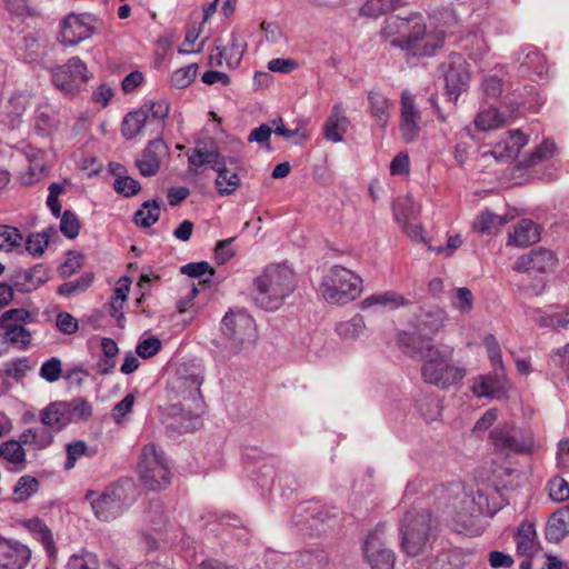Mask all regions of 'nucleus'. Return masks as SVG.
<instances>
[{
	"instance_id": "nucleus-38",
	"label": "nucleus",
	"mask_w": 569,
	"mask_h": 569,
	"mask_svg": "<svg viewBox=\"0 0 569 569\" xmlns=\"http://www.w3.org/2000/svg\"><path fill=\"white\" fill-rule=\"evenodd\" d=\"M423 333L417 332H401L398 338V343L402 351L409 357H418L422 358L423 352L430 342H427L422 338Z\"/></svg>"
},
{
	"instance_id": "nucleus-27",
	"label": "nucleus",
	"mask_w": 569,
	"mask_h": 569,
	"mask_svg": "<svg viewBox=\"0 0 569 569\" xmlns=\"http://www.w3.org/2000/svg\"><path fill=\"white\" fill-rule=\"evenodd\" d=\"M518 62L523 73L542 77L548 71L545 56L533 47H526L518 56Z\"/></svg>"
},
{
	"instance_id": "nucleus-22",
	"label": "nucleus",
	"mask_w": 569,
	"mask_h": 569,
	"mask_svg": "<svg viewBox=\"0 0 569 569\" xmlns=\"http://www.w3.org/2000/svg\"><path fill=\"white\" fill-rule=\"evenodd\" d=\"M477 397L502 399L507 396V380L503 371L495 370L493 375L479 377L472 385Z\"/></svg>"
},
{
	"instance_id": "nucleus-40",
	"label": "nucleus",
	"mask_w": 569,
	"mask_h": 569,
	"mask_svg": "<svg viewBox=\"0 0 569 569\" xmlns=\"http://www.w3.org/2000/svg\"><path fill=\"white\" fill-rule=\"evenodd\" d=\"M30 97L23 92H16L6 106L4 114L8 126L14 129L19 123V118L23 114L29 104Z\"/></svg>"
},
{
	"instance_id": "nucleus-33",
	"label": "nucleus",
	"mask_w": 569,
	"mask_h": 569,
	"mask_svg": "<svg viewBox=\"0 0 569 569\" xmlns=\"http://www.w3.org/2000/svg\"><path fill=\"white\" fill-rule=\"evenodd\" d=\"M539 238L540 232L538 226L529 219H523L517 223L513 232L510 233L509 243L527 247L537 242Z\"/></svg>"
},
{
	"instance_id": "nucleus-8",
	"label": "nucleus",
	"mask_w": 569,
	"mask_h": 569,
	"mask_svg": "<svg viewBox=\"0 0 569 569\" xmlns=\"http://www.w3.org/2000/svg\"><path fill=\"white\" fill-rule=\"evenodd\" d=\"M436 528V520L430 512L410 511L401 522V547L409 556H417L425 549Z\"/></svg>"
},
{
	"instance_id": "nucleus-47",
	"label": "nucleus",
	"mask_w": 569,
	"mask_h": 569,
	"mask_svg": "<svg viewBox=\"0 0 569 569\" xmlns=\"http://www.w3.org/2000/svg\"><path fill=\"white\" fill-rule=\"evenodd\" d=\"M160 218V204L157 200H147L134 213V222L143 228L153 226Z\"/></svg>"
},
{
	"instance_id": "nucleus-50",
	"label": "nucleus",
	"mask_w": 569,
	"mask_h": 569,
	"mask_svg": "<svg viewBox=\"0 0 569 569\" xmlns=\"http://www.w3.org/2000/svg\"><path fill=\"white\" fill-rule=\"evenodd\" d=\"M533 319L541 326L553 329H565L569 327V309L559 308L555 312L550 313H541L537 311V316H533Z\"/></svg>"
},
{
	"instance_id": "nucleus-29",
	"label": "nucleus",
	"mask_w": 569,
	"mask_h": 569,
	"mask_svg": "<svg viewBox=\"0 0 569 569\" xmlns=\"http://www.w3.org/2000/svg\"><path fill=\"white\" fill-rule=\"evenodd\" d=\"M188 163L189 170L198 173L199 169L203 166H210L213 170H217L221 164L226 163V159L217 150H203L197 147L188 154Z\"/></svg>"
},
{
	"instance_id": "nucleus-54",
	"label": "nucleus",
	"mask_w": 569,
	"mask_h": 569,
	"mask_svg": "<svg viewBox=\"0 0 569 569\" xmlns=\"http://www.w3.org/2000/svg\"><path fill=\"white\" fill-rule=\"evenodd\" d=\"M20 439L4 441L0 446V456L13 465H21L26 461V451Z\"/></svg>"
},
{
	"instance_id": "nucleus-59",
	"label": "nucleus",
	"mask_w": 569,
	"mask_h": 569,
	"mask_svg": "<svg viewBox=\"0 0 569 569\" xmlns=\"http://www.w3.org/2000/svg\"><path fill=\"white\" fill-rule=\"evenodd\" d=\"M141 108L147 109L146 111L148 114L149 123L152 121H163L168 117L170 110L169 102L167 100L149 101L146 102Z\"/></svg>"
},
{
	"instance_id": "nucleus-37",
	"label": "nucleus",
	"mask_w": 569,
	"mask_h": 569,
	"mask_svg": "<svg viewBox=\"0 0 569 569\" xmlns=\"http://www.w3.org/2000/svg\"><path fill=\"white\" fill-rule=\"evenodd\" d=\"M147 109H138L129 112L122 121L121 132L127 139H133L141 133L142 129L149 123Z\"/></svg>"
},
{
	"instance_id": "nucleus-35",
	"label": "nucleus",
	"mask_w": 569,
	"mask_h": 569,
	"mask_svg": "<svg viewBox=\"0 0 569 569\" xmlns=\"http://www.w3.org/2000/svg\"><path fill=\"white\" fill-rule=\"evenodd\" d=\"M406 305H408V300L395 291L375 293L365 298L360 302L361 309H369L372 307H389L393 309Z\"/></svg>"
},
{
	"instance_id": "nucleus-11",
	"label": "nucleus",
	"mask_w": 569,
	"mask_h": 569,
	"mask_svg": "<svg viewBox=\"0 0 569 569\" xmlns=\"http://www.w3.org/2000/svg\"><path fill=\"white\" fill-rule=\"evenodd\" d=\"M89 79L90 74L87 66L78 57L70 58L64 64L52 70V83L68 96L77 94Z\"/></svg>"
},
{
	"instance_id": "nucleus-45",
	"label": "nucleus",
	"mask_w": 569,
	"mask_h": 569,
	"mask_svg": "<svg viewBox=\"0 0 569 569\" xmlns=\"http://www.w3.org/2000/svg\"><path fill=\"white\" fill-rule=\"evenodd\" d=\"M505 122V116L492 107L481 110L475 118V126L480 131L499 129Z\"/></svg>"
},
{
	"instance_id": "nucleus-19",
	"label": "nucleus",
	"mask_w": 569,
	"mask_h": 569,
	"mask_svg": "<svg viewBox=\"0 0 569 569\" xmlns=\"http://www.w3.org/2000/svg\"><path fill=\"white\" fill-rule=\"evenodd\" d=\"M31 559L28 546L14 541L0 539V567L4 569H24Z\"/></svg>"
},
{
	"instance_id": "nucleus-5",
	"label": "nucleus",
	"mask_w": 569,
	"mask_h": 569,
	"mask_svg": "<svg viewBox=\"0 0 569 569\" xmlns=\"http://www.w3.org/2000/svg\"><path fill=\"white\" fill-rule=\"evenodd\" d=\"M222 342H216L221 349L223 358L239 353L242 349L252 346L258 339L256 321L243 309H231L221 320Z\"/></svg>"
},
{
	"instance_id": "nucleus-6",
	"label": "nucleus",
	"mask_w": 569,
	"mask_h": 569,
	"mask_svg": "<svg viewBox=\"0 0 569 569\" xmlns=\"http://www.w3.org/2000/svg\"><path fill=\"white\" fill-rule=\"evenodd\" d=\"M362 291V279L350 269L333 266L320 286L322 298L333 305H345L356 300Z\"/></svg>"
},
{
	"instance_id": "nucleus-32",
	"label": "nucleus",
	"mask_w": 569,
	"mask_h": 569,
	"mask_svg": "<svg viewBox=\"0 0 569 569\" xmlns=\"http://www.w3.org/2000/svg\"><path fill=\"white\" fill-rule=\"evenodd\" d=\"M28 160V168L20 173V179L23 184H32L39 181L46 170L44 152L41 150H30L26 153Z\"/></svg>"
},
{
	"instance_id": "nucleus-20",
	"label": "nucleus",
	"mask_w": 569,
	"mask_h": 569,
	"mask_svg": "<svg viewBox=\"0 0 569 569\" xmlns=\"http://www.w3.org/2000/svg\"><path fill=\"white\" fill-rule=\"evenodd\" d=\"M365 555L371 563L372 569H393L395 555L385 547L378 530L370 533L365 542Z\"/></svg>"
},
{
	"instance_id": "nucleus-46",
	"label": "nucleus",
	"mask_w": 569,
	"mask_h": 569,
	"mask_svg": "<svg viewBox=\"0 0 569 569\" xmlns=\"http://www.w3.org/2000/svg\"><path fill=\"white\" fill-rule=\"evenodd\" d=\"M506 223L507 219L505 217L485 210L476 218L473 229L481 233L491 234L496 233Z\"/></svg>"
},
{
	"instance_id": "nucleus-12",
	"label": "nucleus",
	"mask_w": 569,
	"mask_h": 569,
	"mask_svg": "<svg viewBox=\"0 0 569 569\" xmlns=\"http://www.w3.org/2000/svg\"><path fill=\"white\" fill-rule=\"evenodd\" d=\"M490 440L496 450L510 453H529L535 447L533 437L509 425L496 427L490 432Z\"/></svg>"
},
{
	"instance_id": "nucleus-2",
	"label": "nucleus",
	"mask_w": 569,
	"mask_h": 569,
	"mask_svg": "<svg viewBox=\"0 0 569 569\" xmlns=\"http://www.w3.org/2000/svg\"><path fill=\"white\" fill-rule=\"evenodd\" d=\"M478 498L467 493L460 483H452L441 489L440 498L445 500V513L451 518L453 529L468 532L473 526L475 518L490 512L487 495L477 491Z\"/></svg>"
},
{
	"instance_id": "nucleus-39",
	"label": "nucleus",
	"mask_w": 569,
	"mask_h": 569,
	"mask_svg": "<svg viewBox=\"0 0 569 569\" xmlns=\"http://www.w3.org/2000/svg\"><path fill=\"white\" fill-rule=\"evenodd\" d=\"M536 529L530 522H522L515 536L517 552L522 556H531L536 549Z\"/></svg>"
},
{
	"instance_id": "nucleus-16",
	"label": "nucleus",
	"mask_w": 569,
	"mask_h": 569,
	"mask_svg": "<svg viewBox=\"0 0 569 569\" xmlns=\"http://www.w3.org/2000/svg\"><path fill=\"white\" fill-rule=\"evenodd\" d=\"M528 143L527 137L520 130H510L489 150H482L483 160L493 158L498 162L515 159L520 150Z\"/></svg>"
},
{
	"instance_id": "nucleus-18",
	"label": "nucleus",
	"mask_w": 569,
	"mask_h": 569,
	"mask_svg": "<svg viewBox=\"0 0 569 569\" xmlns=\"http://www.w3.org/2000/svg\"><path fill=\"white\" fill-rule=\"evenodd\" d=\"M169 156L167 143L158 138L149 141L139 158L136 167L143 177H153L158 173L162 160Z\"/></svg>"
},
{
	"instance_id": "nucleus-56",
	"label": "nucleus",
	"mask_w": 569,
	"mask_h": 569,
	"mask_svg": "<svg viewBox=\"0 0 569 569\" xmlns=\"http://www.w3.org/2000/svg\"><path fill=\"white\" fill-rule=\"evenodd\" d=\"M60 231L69 239H74L80 231V221L77 214L70 210L60 212Z\"/></svg>"
},
{
	"instance_id": "nucleus-34",
	"label": "nucleus",
	"mask_w": 569,
	"mask_h": 569,
	"mask_svg": "<svg viewBox=\"0 0 569 569\" xmlns=\"http://www.w3.org/2000/svg\"><path fill=\"white\" fill-rule=\"evenodd\" d=\"M296 569H329V558L322 549L299 551L295 560Z\"/></svg>"
},
{
	"instance_id": "nucleus-49",
	"label": "nucleus",
	"mask_w": 569,
	"mask_h": 569,
	"mask_svg": "<svg viewBox=\"0 0 569 569\" xmlns=\"http://www.w3.org/2000/svg\"><path fill=\"white\" fill-rule=\"evenodd\" d=\"M366 329V323L360 315L353 316L347 321H341L336 326V332L343 340H355L359 338Z\"/></svg>"
},
{
	"instance_id": "nucleus-43",
	"label": "nucleus",
	"mask_w": 569,
	"mask_h": 569,
	"mask_svg": "<svg viewBox=\"0 0 569 569\" xmlns=\"http://www.w3.org/2000/svg\"><path fill=\"white\" fill-rule=\"evenodd\" d=\"M556 146L550 140H545L528 157L519 161L522 169H532L543 161L549 160L555 153Z\"/></svg>"
},
{
	"instance_id": "nucleus-51",
	"label": "nucleus",
	"mask_w": 569,
	"mask_h": 569,
	"mask_svg": "<svg viewBox=\"0 0 569 569\" xmlns=\"http://www.w3.org/2000/svg\"><path fill=\"white\" fill-rule=\"evenodd\" d=\"M94 276L91 272H86L79 278L64 282L58 288L60 296L72 297L74 295L84 292L93 282Z\"/></svg>"
},
{
	"instance_id": "nucleus-23",
	"label": "nucleus",
	"mask_w": 569,
	"mask_h": 569,
	"mask_svg": "<svg viewBox=\"0 0 569 569\" xmlns=\"http://www.w3.org/2000/svg\"><path fill=\"white\" fill-rule=\"evenodd\" d=\"M246 44L234 34H231V41L228 46L217 44L209 56L210 66H222L223 61L228 67H237L242 58Z\"/></svg>"
},
{
	"instance_id": "nucleus-55",
	"label": "nucleus",
	"mask_w": 569,
	"mask_h": 569,
	"mask_svg": "<svg viewBox=\"0 0 569 569\" xmlns=\"http://www.w3.org/2000/svg\"><path fill=\"white\" fill-rule=\"evenodd\" d=\"M67 412L70 415V421L73 418L82 421L88 420L92 415V407L84 398H76L71 401H67Z\"/></svg>"
},
{
	"instance_id": "nucleus-25",
	"label": "nucleus",
	"mask_w": 569,
	"mask_h": 569,
	"mask_svg": "<svg viewBox=\"0 0 569 569\" xmlns=\"http://www.w3.org/2000/svg\"><path fill=\"white\" fill-rule=\"evenodd\" d=\"M446 320L447 313L445 310L436 307L429 309L421 308L419 313L416 315L415 326L417 331L431 338L445 326Z\"/></svg>"
},
{
	"instance_id": "nucleus-57",
	"label": "nucleus",
	"mask_w": 569,
	"mask_h": 569,
	"mask_svg": "<svg viewBox=\"0 0 569 569\" xmlns=\"http://www.w3.org/2000/svg\"><path fill=\"white\" fill-rule=\"evenodd\" d=\"M197 70L196 63L179 68L171 76L172 86L179 89L188 87L196 79Z\"/></svg>"
},
{
	"instance_id": "nucleus-13",
	"label": "nucleus",
	"mask_w": 569,
	"mask_h": 569,
	"mask_svg": "<svg viewBox=\"0 0 569 569\" xmlns=\"http://www.w3.org/2000/svg\"><path fill=\"white\" fill-rule=\"evenodd\" d=\"M447 93L457 100L469 87L471 72L467 60L460 53L450 54L440 66Z\"/></svg>"
},
{
	"instance_id": "nucleus-52",
	"label": "nucleus",
	"mask_w": 569,
	"mask_h": 569,
	"mask_svg": "<svg viewBox=\"0 0 569 569\" xmlns=\"http://www.w3.org/2000/svg\"><path fill=\"white\" fill-rule=\"evenodd\" d=\"M450 302L461 313H469L473 308V295L466 287L455 288L450 292Z\"/></svg>"
},
{
	"instance_id": "nucleus-10",
	"label": "nucleus",
	"mask_w": 569,
	"mask_h": 569,
	"mask_svg": "<svg viewBox=\"0 0 569 569\" xmlns=\"http://www.w3.org/2000/svg\"><path fill=\"white\" fill-rule=\"evenodd\" d=\"M31 322V313L23 308L10 309L0 316V330L3 340L20 350L29 348L32 335L26 326Z\"/></svg>"
},
{
	"instance_id": "nucleus-36",
	"label": "nucleus",
	"mask_w": 569,
	"mask_h": 569,
	"mask_svg": "<svg viewBox=\"0 0 569 569\" xmlns=\"http://www.w3.org/2000/svg\"><path fill=\"white\" fill-rule=\"evenodd\" d=\"M26 526L33 537L44 546L48 556L54 559L57 557V548L54 546L52 532L48 526L38 518L28 520Z\"/></svg>"
},
{
	"instance_id": "nucleus-44",
	"label": "nucleus",
	"mask_w": 569,
	"mask_h": 569,
	"mask_svg": "<svg viewBox=\"0 0 569 569\" xmlns=\"http://www.w3.org/2000/svg\"><path fill=\"white\" fill-rule=\"evenodd\" d=\"M19 439L23 445L32 446L38 450L49 447L53 441L52 433L47 428H30L23 431Z\"/></svg>"
},
{
	"instance_id": "nucleus-9",
	"label": "nucleus",
	"mask_w": 569,
	"mask_h": 569,
	"mask_svg": "<svg viewBox=\"0 0 569 569\" xmlns=\"http://www.w3.org/2000/svg\"><path fill=\"white\" fill-rule=\"evenodd\" d=\"M133 485L129 481L114 483L108 487L100 496L94 498L93 492H89L91 507L96 517L102 521H109L119 517L132 501Z\"/></svg>"
},
{
	"instance_id": "nucleus-15",
	"label": "nucleus",
	"mask_w": 569,
	"mask_h": 569,
	"mask_svg": "<svg viewBox=\"0 0 569 569\" xmlns=\"http://www.w3.org/2000/svg\"><path fill=\"white\" fill-rule=\"evenodd\" d=\"M421 113L409 90L401 92L400 132L407 143L416 141L420 133Z\"/></svg>"
},
{
	"instance_id": "nucleus-17",
	"label": "nucleus",
	"mask_w": 569,
	"mask_h": 569,
	"mask_svg": "<svg viewBox=\"0 0 569 569\" xmlns=\"http://www.w3.org/2000/svg\"><path fill=\"white\" fill-rule=\"evenodd\" d=\"M558 259L551 250L537 248L519 257L513 269L525 273H547L555 270Z\"/></svg>"
},
{
	"instance_id": "nucleus-4",
	"label": "nucleus",
	"mask_w": 569,
	"mask_h": 569,
	"mask_svg": "<svg viewBox=\"0 0 569 569\" xmlns=\"http://www.w3.org/2000/svg\"><path fill=\"white\" fill-rule=\"evenodd\" d=\"M465 376L466 370L453 362L451 347L427 346L421 365V377L426 383L448 389L461 381Z\"/></svg>"
},
{
	"instance_id": "nucleus-7",
	"label": "nucleus",
	"mask_w": 569,
	"mask_h": 569,
	"mask_svg": "<svg viewBox=\"0 0 569 569\" xmlns=\"http://www.w3.org/2000/svg\"><path fill=\"white\" fill-rule=\"evenodd\" d=\"M139 479L148 490H163L171 481L164 452L154 443L143 446L138 463Z\"/></svg>"
},
{
	"instance_id": "nucleus-63",
	"label": "nucleus",
	"mask_w": 569,
	"mask_h": 569,
	"mask_svg": "<svg viewBox=\"0 0 569 569\" xmlns=\"http://www.w3.org/2000/svg\"><path fill=\"white\" fill-rule=\"evenodd\" d=\"M39 482L36 478L30 476H23L18 480L13 492L19 500H24L34 492H37Z\"/></svg>"
},
{
	"instance_id": "nucleus-24",
	"label": "nucleus",
	"mask_w": 569,
	"mask_h": 569,
	"mask_svg": "<svg viewBox=\"0 0 569 569\" xmlns=\"http://www.w3.org/2000/svg\"><path fill=\"white\" fill-rule=\"evenodd\" d=\"M349 127V119L345 114L341 102L333 104L331 113L323 124V137L331 142H341Z\"/></svg>"
},
{
	"instance_id": "nucleus-21",
	"label": "nucleus",
	"mask_w": 569,
	"mask_h": 569,
	"mask_svg": "<svg viewBox=\"0 0 569 569\" xmlns=\"http://www.w3.org/2000/svg\"><path fill=\"white\" fill-rule=\"evenodd\" d=\"M49 278V269L43 264H36L30 269L14 271L12 283L20 292H31L44 284Z\"/></svg>"
},
{
	"instance_id": "nucleus-61",
	"label": "nucleus",
	"mask_w": 569,
	"mask_h": 569,
	"mask_svg": "<svg viewBox=\"0 0 569 569\" xmlns=\"http://www.w3.org/2000/svg\"><path fill=\"white\" fill-rule=\"evenodd\" d=\"M62 373L61 360L52 357L44 361L40 368V377L48 382H56Z\"/></svg>"
},
{
	"instance_id": "nucleus-58",
	"label": "nucleus",
	"mask_w": 569,
	"mask_h": 569,
	"mask_svg": "<svg viewBox=\"0 0 569 569\" xmlns=\"http://www.w3.org/2000/svg\"><path fill=\"white\" fill-rule=\"evenodd\" d=\"M67 569H99V561L96 555L83 551L70 557Z\"/></svg>"
},
{
	"instance_id": "nucleus-64",
	"label": "nucleus",
	"mask_w": 569,
	"mask_h": 569,
	"mask_svg": "<svg viewBox=\"0 0 569 569\" xmlns=\"http://www.w3.org/2000/svg\"><path fill=\"white\" fill-rule=\"evenodd\" d=\"M549 496L553 501L562 502L569 498V483L561 477L549 481Z\"/></svg>"
},
{
	"instance_id": "nucleus-26",
	"label": "nucleus",
	"mask_w": 569,
	"mask_h": 569,
	"mask_svg": "<svg viewBox=\"0 0 569 569\" xmlns=\"http://www.w3.org/2000/svg\"><path fill=\"white\" fill-rule=\"evenodd\" d=\"M470 556L461 548H445L435 556L428 569H463Z\"/></svg>"
},
{
	"instance_id": "nucleus-1",
	"label": "nucleus",
	"mask_w": 569,
	"mask_h": 569,
	"mask_svg": "<svg viewBox=\"0 0 569 569\" xmlns=\"http://www.w3.org/2000/svg\"><path fill=\"white\" fill-rule=\"evenodd\" d=\"M445 33V30L428 31L418 13L407 18L389 17L380 30V37L391 47L417 57L435 54L443 46Z\"/></svg>"
},
{
	"instance_id": "nucleus-53",
	"label": "nucleus",
	"mask_w": 569,
	"mask_h": 569,
	"mask_svg": "<svg viewBox=\"0 0 569 569\" xmlns=\"http://www.w3.org/2000/svg\"><path fill=\"white\" fill-rule=\"evenodd\" d=\"M23 237L20 231L11 226H0V250L11 252L21 248Z\"/></svg>"
},
{
	"instance_id": "nucleus-30",
	"label": "nucleus",
	"mask_w": 569,
	"mask_h": 569,
	"mask_svg": "<svg viewBox=\"0 0 569 569\" xmlns=\"http://www.w3.org/2000/svg\"><path fill=\"white\" fill-rule=\"evenodd\" d=\"M66 408L67 401L50 403L40 413L42 425L54 430L63 429L70 423V415H68Z\"/></svg>"
},
{
	"instance_id": "nucleus-41",
	"label": "nucleus",
	"mask_w": 569,
	"mask_h": 569,
	"mask_svg": "<svg viewBox=\"0 0 569 569\" xmlns=\"http://www.w3.org/2000/svg\"><path fill=\"white\" fill-rule=\"evenodd\" d=\"M216 188L220 196L232 194L240 186V177L236 171L221 164L217 170Z\"/></svg>"
},
{
	"instance_id": "nucleus-31",
	"label": "nucleus",
	"mask_w": 569,
	"mask_h": 569,
	"mask_svg": "<svg viewBox=\"0 0 569 569\" xmlns=\"http://www.w3.org/2000/svg\"><path fill=\"white\" fill-rule=\"evenodd\" d=\"M569 533V506L556 511L546 526V538L558 542Z\"/></svg>"
},
{
	"instance_id": "nucleus-28",
	"label": "nucleus",
	"mask_w": 569,
	"mask_h": 569,
	"mask_svg": "<svg viewBox=\"0 0 569 569\" xmlns=\"http://www.w3.org/2000/svg\"><path fill=\"white\" fill-rule=\"evenodd\" d=\"M368 101L370 116L380 128H385L390 119L391 101L378 90L368 92Z\"/></svg>"
},
{
	"instance_id": "nucleus-3",
	"label": "nucleus",
	"mask_w": 569,
	"mask_h": 569,
	"mask_svg": "<svg viewBox=\"0 0 569 569\" xmlns=\"http://www.w3.org/2000/svg\"><path fill=\"white\" fill-rule=\"evenodd\" d=\"M258 306L267 311L278 310L296 288L295 272L286 263H271L254 279Z\"/></svg>"
},
{
	"instance_id": "nucleus-62",
	"label": "nucleus",
	"mask_w": 569,
	"mask_h": 569,
	"mask_svg": "<svg viewBox=\"0 0 569 569\" xmlns=\"http://www.w3.org/2000/svg\"><path fill=\"white\" fill-rule=\"evenodd\" d=\"M87 445L82 440H77L67 443L66 451H67V460L64 462V469L71 470L79 458H81L87 452Z\"/></svg>"
},
{
	"instance_id": "nucleus-14",
	"label": "nucleus",
	"mask_w": 569,
	"mask_h": 569,
	"mask_svg": "<svg viewBox=\"0 0 569 569\" xmlns=\"http://www.w3.org/2000/svg\"><path fill=\"white\" fill-rule=\"evenodd\" d=\"M96 17L91 13H70L61 22V41L66 46H76L93 33Z\"/></svg>"
},
{
	"instance_id": "nucleus-60",
	"label": "nucleus",
	"mask_w": 569,
	"mask_h": 569,
	"mask_svg": "<svg viewBox=\"0 0 569 569\" xmlns=\"http://www.w3.org/2000/svg\"><path fill=\"white\" fill-rule=\"evenodd\" d=\"M113 188L118 193L124 197H132L140 191L141 186L139 181L132 177L119 174L114 180Z\"/></svg>"
},
{
	"instance_id": "nucleus-48",
	"label": "nucleus",
	"mask_w": 569,
	"mask_h": 569,
	"mask_svg": "<svg viewBox=\"0 0 569 569\" xmlns=\"http://www.w3.org/2000/svg\"><path fill=\"white\" fill-rule=\"evenodd\" d=\"M181 390L183 399H188L194 402V408L200 409L202 406L200 387L203 382V378L198 373H192L189 377H181Z\"/></svg>"
},
{
	"instance_id": "nucleus-42",
	"label": "nucleus",
	"mask_w": 569,
	"mask_h": 569,
	"mask_svg": "<svg viewBox=\"0 0 569 569\" xmlns=\"http://www.w3.org/2000/svg\"><path fill=\"white\" fill-rule=\"evenodd\" d=\"M405 4L403 0H367L360 8V16L379 18Z\"/></svg>"
}]
</instances>
